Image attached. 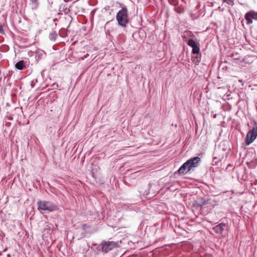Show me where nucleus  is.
<instances>
[{
	"instance_id": "obj_8",
	"label": "nucleus",
	"mask_w": 257,
	"mask_h": 257,
	"mask_svg": "<svg viewBox=\"0 0 257 257\" xmlns=\"http://www.w3.org/2000/svg\"><path fill=\"white\" fill-rule=\"evenodd\" d=\"M188 163H184L178 170V172L180 174H185L191 170L188 166Z\"/></svg>"
},
{
	"instance_id": "obj_15",
	"label": "nucleus",
	"mask_w": 257,
	"mask_h": 257,
	"mask_svg": "<svg viewBox=\"0 0 257 257\" xmlns=\"http://www.w3.org/2000/svg\"><path fill=\"white\" fill-rule=\"evenodd\" d=\"M170 5L176 6L178 5V0H168Z\"/></svg>"
},
{
	"instance_id": "obj_3",
	"label": "nucleus",
	"mask_w": 257,
	"mask_h": 257,
	"mask_svg": "<svg viewBox=\"0 0 257 257\" xmlns=\"http://www.w3.org/2000/svg\"><path fill=\"white\" fill-rule=\"evenodd\" d=\"M257 137V123L254 122V125L252 129L248 132L246 138L245 144L247 145H250Z\"/></svg>"
},
{
	"instance_id": "obj_6",
	"label": "nucleus",
	"mask_w": 257,
	"mask_h": 257,
	"mask_svg": "<svg viewBox=\"0 0 257 257\" xmlns=\"http://www.w3.org/2000/svg\"><path fill=\"white\" fill-rule=\"evenodd\" d=\"M200 162V158L198 157H195L190 159L186 162L188 163V166L190 170H192L199 166Z\"/></svg>"
},
{
	"instance_id": "obj_20",
	"label": "nucleus",
	"mask_w": 257,
	"mask_h": 257,
	"mask_svg": "<svg viewBox=\"0 0 257 257\" xmlns=\"http://www.w3.org/2000/svg\"><path fill=\"white\" fill-rule=\"evenodd\" d=\"M183 2H184V0H182Z\"/></svg>"
},
{
	"instance_id": "obj_7",
	"label": "nucleus",
	"mask_w": 257,
	"mask_h": 257,
	"mask_svg": "<svg viewBox=\"0 0 257 257\" xmlns=\"http://www.w3.org/2000/svg\"><path fill=\"white\" fill-rule=\"evenodd\" d=\"M226 225L224 223H221L213 228V230L217 233L221 234L224 231Z\"/></svg>"
},
{
	"instance_id": "obj_17",
	"label": "nucleus",
	"mask_w": 257,
	"mask_h": 257,
	"mask_svg": "<svg viewBox=\"0 0 257 257\" xmlns=\"http://www.w3.org/2000/svg\"><path fill=\"white\" fill-rule=\"evenodd\" d=\"M82 227L83 229L85 230H86L87 228H90V226L87 224H83Z\"/></svg>"
},
{
	"instance_id": "obj_12",
	"label": "nucleus",
	"mask_w": 257,
	"mask_h": 257,
	"mask_svg": "<svg viewBox=\"0 0 257 257\" xmlns=\"http://www.w3.org/2000/svg\"><path fill=\"white\" fill-rule=\"evenodd\" d=\"M57 37V34L56 32H52L50 33L49 37L50 40L55 41Z\"/></svg>"
},
{
	"instance_id": "obj_11",
	"label": "nucleus",
	"mask_w": 257,
	"mask_h": 257,
	"mask_svg": "<svg viewBox=\"0 0 257 257\" xmlns=\"http://www.w3.org/2000/svg\"><path fill=\"white\" fill-rule=\"evenodd\" d=\"M24 61L23 60L19 61L15 64V67L18 70H21L25 68Z\"/></svg>"
},
{
	"instance_id": "obj_13",
	"label": "nucleus",
	"mask_w": 257,
	"mask_h": 257,
	"mask_svg": "<svg viewBox=\"0 0 257 257\" xmlns=\"http://www.w3.org/2000/svg\"><path fill=\"white\" fill-rule=\"evenodd\" d=\"M187 44L192 48L197 45L195 41L192 39H189L187 42Z\"/></svg>"
},
{
	"instance_id": "obj_2",
	"label": "nucleus",
	"mask_w": 257,
	"mask_h": 257,
	"mask_svg": "<svg viewBox=\"0 0 257 257\" xmlns=\"http://www.w3.org/2000/svg\"><path fill=\"white\" fill-rule=\"evenodd\" d=\"M38 205L39 210L48 211L49 212H52L57 209L56 205L50 201H39L38 202Z\"/></svg>"
},
{
	"instance_id": "obj_16",
	"label": "nucleus",
	"mask_w": 257,
	"mask_h": 257,
	"mask_svg": "<svg viewBox=\"0 0 257 257\" xmlns=\"http://www.w3.org/2000/svg\"><path fill=\"white\" fill-rule=\"evenodd\" d=\"M233 1L234 0H223V2L226 3L229 5L232 6L234 4Z\"/></svg>"
},
{
	"instance_id": "obj_1",
	"label": "nucleus",
	"mask_w": 257,
	"mask_h": 257,
	"mask_svg": "<svg viewBox=\"0 0 257 257\" xmlns=\"http://www.w3.org/2000/svg\"><path fill=\"white\" fill-rule=\"evenodd\" d=\"M116 19L119 26L122 27H126V24L128 23V19L127 10L125 7H123L118 12Z\"/></svg>"
},
{
	"instance_id": "obj_5",
	"label": "nucleus",
	"mask_w": 257,
	"mask_h": 257,
	"mask_svg": "<svg viewBox=\"0 0 257 257\" xmlns=\"http://www.w3.org/2000/svg\"><path fill=\"white\" fill-rule=\"evenodd\" d=\"M247 24L249 25L252 23V20L257 21V12L253 10L249 11L244 16Z\"/></svg>"
},
{
	"instance_id": "obj_10",
	"label": "nucleus",
	"mask_w": 257,
	"mask_h": 257,
	"mask_svg": "<svg viewBox=\"0 0 257 257\" xmlns=\"http://www.w3.org/2000/svg\"><path fill=\"white\" fill-rule=\"evenodd\" d=\"M185 8L182 5H178L174 8V11L180 14H183L185 12Z\"/></svg>"
},
{
	"instance_id": "obj_19",
	"label": "nucleus",
	"mask_w": 257,
	"mask_h": 257,
	"mask_svg": "<svg viewBox=\"0 0 257 257\" xmlns=\"http://www.w3.org/2000/svg\"><path fill=\"white\" fill-rule=\"evenodd\" d=\"M87 56H88V54L85 55L83 57H82V59H84L87 58Z\"/></svg>"
},
{
	"instance_id": "obj_4",
	"label": "nucleus",
	"mask_w": 257,
	"mask_h": 257,
	"mask_svg": "<svg viewBox=\"0 0 257 257\" xmlns=\"http://www.w3.org/2000/svg\"><path fill=\"white\" fill-rule=\"evenodd\" d=\"M117 246V243L115 241H103L101 243V249L102 251L107 252Z\"/></svg>"
},
{
	"instance_id": "obj_18",
	"label": "nucleus",
	"mask_w": 257,
	"mask_h": 257,
	"mask_svg": "<svg viewBox=\"0 0 257 257\" xmlns=\"http://www.w3.org/2000/svg\"><path fill=\"white\" fill-rule=\"evenodd\" d=\"M4 33V29L2 26H0V33L3 34Z\"/></svg>"
},
{
	"instance_id": "obj_14",
	"label": "nucleus",
	"mask_w": 257,
	"mask_h": 257,
	"mask_svg": "<svg viewBox=\"0 0 257 257\" xmlns=\"http://www.w3.org/2000/svg\"><path fill=\"white\" fill-rule=\"evenodd\" d=\"M199 51L200 49L197 45L192 48V53L193 54H198L199 53Z\"/></svg>"
},
{
	"instance_id": "obj_9",
	"label": "nucleus",
	"mask_w": 257,
	"mask_h": 257,
	"mask_svg": "<svg viewBox=\"0 0 257 257\" xmlns=\"http://www.w3.org/2000/svg\"><path fill=\"white\" fill-rule=\"evenodd\" d=\"M30 6L33 11L37 10L39 6L38 0H30Z\"/></svg>"
}]
</instances>
